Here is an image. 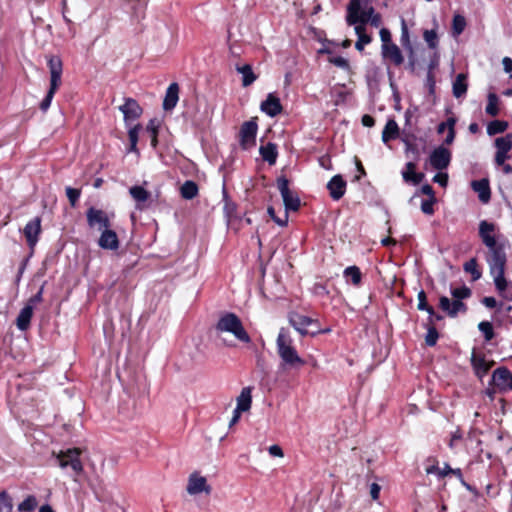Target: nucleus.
Here are the masks:
<instances>
[{"label":"nucleus","mask_w":512,"mask_h":512,"mask_svg":"<svg viewBox=\"0 0 512 512\" xmlns=\"http://www.w3.org/2000/svg\"><path fill=\"white\" fill-rule=\"evenodd\" d=\"M119 109L123 113L126 123L135 121L142 114V108L133 98H126L124 104Z\"/></svg>","instance_id":"15"},{"label":"nucleus","mask_w":512,"mask_h":512,"mask_svg":"<svg viewBox=\"0 0 512 512\" xmlns=\"http://www.w3.org/2000/svg\"><path fill=\"white\" fill-rule=\"evenodd\" d=\"M252 404V388L251 387H244L240 395L237 397V405L236 409L247 412L250 410Z\"/></svg>","instance_id":"27"},{"label":"nucleus","mask_w":512,"mask_h":512,"mask_svg":"<svg viewBox=\"0 0 512 512\" xmlns=\"http://www.w3.org/2000/svg\"><path fill=\"white\" fill-rule=\"evenodd\" d=\"M401 175L404 182L412 185L420 184L424 178L423 173L416 172V164L414 162L406 163L405 168L401 172Z\"/></svg>","instance_id":"22"},{"label":"nucleus","mask_w":512,"mask_h":512,"mask_svg":"<svg viewBox=\"0 0 512 512\" xmlns=\"http://www.w3.org/2000/svg\"><path fill=\"white\" fill-rule=\"evenodd\" d=\"M277 187L282 196L286 210L297 211L300 207V199L297 194L289 189V181L285 177L277 180Z\"/></svg>","instance_id":"6"},{"label":"nucleus","mask_w":512,"mask_h":512,"mask_svg":"<svg viewBox=\"0 0 512 512\" xmlns=\"http://www.w3.org/2000/svg\"><path fill=\"white\" fill-rule=\"evenodd\" d=\"M496 148L495 153H510L512 150V134H506L505 136L498 137L494 141Z\"/></svg>","instance_id":"32"},{"label":"nucleus","mask_w":512,"mask_h":512,"mask_svg":"<svg viewBox=\"0 0 512 512\" xmlns=\"http://www.w3.org/2000/svg\"><path fill=\"white\" fill-rule=\"evenodd\" d=\"M237 71L242 74V85L244 87L250 86L257 79V76L254 74L249 64L237 67Z\"/></svg>","instance_id":"34"},{"label":"nucleus","mask_w":512,"mask_h":512,"mask_svg":"<svg viewBox=\"0 0 512 512\" xmlns=\"http://www.w3.org/2000/svg\"><path fill=\"white\" fill-rule=\"evenodd\" d=\"M502 64L505 72L510 73L512 71V59L510 57H504Z\"/></svg>","instance_id":"64"},{"label":"nucleus","mask_w":512,"mask_h":512,"mask_svg":"<svg viewBox=\"0 0 512 512\" xmlns=\"http://www.w3.org/2000/svg\"><path fill=\"white\" fill-rule=\"evenodd\" d=\"M439 307L450 317H456L459 313L467 311V306L462 301H451L446 296L440 297Z\"/></svg>","instance_id":"16"},{"label":"nucleus","mask_w":512,"mask_h":512,"mask_svg":"<svg viewBox=\"0 0 512 512\" xmlns=\"http://www.w3.org/2000/svg\"><path fill=\"white\" fill-rule=\"evenodd\" d=\"M423 38L430 49H436L438 46V35L436 29L425 30Z\"/></svg>","instance_id":"43"},{"label":"nucleus","mask_w":512,"mask_h":512,"mask_svg":"<svg viewBox=\"0 0 512 512\" xmlns=\"http://www.w3.org/2000/svg\"><path fill=\"white\" fill-rule=\"evenodd\" d=\"M179 100V86L177 83H171L167 90L163 100V109L171 110L173 109Z\"/></svg>","instance_id":"23"},{"label":"nucleus","mask_w":512,"mask_h":512,"mask_svg":"<svg viewBox=\"0 0 512 512\" xmlns=\"http://www.w3.org/2000/svg\"><path fill=\"white\" fill-rule=\"evenodd\" d=\"M418 305L417 308L422 311H426L429 315L434 314V308L427 303V297L424 290L418 292Z\"/></svg>","instance_id":"44"},{"label":"nucleus","mask_w":512,"mask_h":512,"mask_svg":"<svg viewBox=\"0 0 512 512\" xmlns=\"http://www.w3.org/2000/svg\"><path fill=\"white\" fill-rule=\"evenodd\" d=\"M455 119L454 118H448V134L445 138V144L447 145H450L453 143L454 141V138H455V129H454V126H455Z\"/></svg>","instance_id":"52"},{"label":"nucleus","mask_w":512,"mask_h":512,"mask_svg":"<svg viewBox=\"0 0 512 512\" xmlns=\"http://www.w3.org/2000/svg\"><path fill=\"white\" fill-rule=\"evenodd\" d=\"M346 186L347 183L341 175L333 176L327 184L330 197L336 201L341 199L346 192Z\"/></svg>","instance_id":"18"},{"label":"nucleus","mask_w":512,"mask_h":512,"mask_svg":"<svg viewBox=\"0 0 512 512\" xmlns=\"http://www.w3.org/2000/svg\"><path fill=\"white\" fill-rule=\"evenodd\" d=\"M66 195H67V198L71 204L72 207H75L79 198H80V195H81V191L79 189H75V188H72V187H67L66 188Z\"/></svg>","instance_id":"50"},{"label":"nucleus","mask_w":512,"mask_h":512,"mask_svg":"<svg viewBox=\"0 0 512 512\" xmlns=\"http://www.w3.org/2000/svg\"><path fill=\"white\" fill-rule=\"evenodd\" d=\"M465 27H466L465 18L460 14L454 15L453 21H452L453 36H455V37L459 36L464 31Z\"/></svg>","instance_id":"39"},{"label":"nucleus","mask_w":512,"mask_h":512,"mask_svg":"<svg viewBox=\"0 0 512 512\" xmlns=\"http://www.w3.org/2000/svg\"><path fill=\"white\" fill-rule=\"evenodd\" d=\"M399 135V127L394 119H389L382 131V141L384 143L389 142L392 139L397 138Z\"/></svg>","instance_id":"31"},{"label":"nucleus","mask_w":512,"mask_h":512,"mask_svg":"<svg viewBox=\"0 0 512 512\" xmlns=\"http://www.w3.org/2000/svg\"><path fill=\"white\" fill-rule=\"evenodd\" d=\"M511 158L510 153H495L494 162L496 166L504 165Z\"/></svg>","instance_id":"55"},{"label":"nucleus","mask_w":512,"mask_h":512,"mask_svg":"<svg viewBox=\"0 0 512 512\" xmlns=\"http://www.w3.org/2000/svg\"><path fill=\"white\" fill-rule=\"evenodd\" d=\"M140 129V125H135L134 127L129 129L128 136L131 144H137Z\"/></svg>","instance_id":"54"},{"label":"nucleus","mask_w":512,"mask_h":512,"mask_svg":"<svg viewBox=\"0 0 512 512\" xmlns=\"http://www.w3.org/2000/svg\"><path fill=\"white\" fill-rule=\"evenodd\" d=\"M81 450L79 448H71L65 451H60L56 458L58 460V465L62 469L71 468L76 476L80 475L84 466L80 459Z\"/></svg>","instance_id":"5"},{"label":"nucleus","mask_w":512,"mask_h":512,"mask_svg":"<svg viewBox=\"0 0 512 512\" xmlns=\"http://www.w3.org/2000/svg\"><path fill=\"white\" fill-rule=\"evenodd\" d=\"M129 194L135 202L137 210H145L151 206L152 194L142 185H134L129 188Z\"/></svg>","instance_id":"10"},{"label":"nucleus","mask_w":512,"mask_h":512,"mask_svg":"<svg viewBox=\"0 0 512 512\" xmlns=\"http://www.w3.org/2000/svg\"><path fill=\"white\" fill-rule=\"evenodd\" d=\"M482 304L487 307V308H495L497 306V301L494 297H491V296H488V297H484L482 300H481Z\"/></svg>","instance_id":"61"},{"label":"nucleus","mask_w":512,"mask_h":512,"mask_svg":"<svg viewBox=\"0 0 512 512\" xmlns=\"http://www.w3.org/2000/svg\"><path fill=\"white\" fill-rule=\"evenodd\" d=\"M381 54L384 59L389 60L395 66H400L404 63V56L396 44L381 47Z\"/></svg>","instance_id":"21"},{"label":"nucleus","mask_w":512,"mask_h":512,"mask_svg":"<svg viewBox=\"0 0 512 512\" xmlns=\"http://www.w3.org/2000/svg\"><path fill=\"white\" fill-rule=\"evenodd\" d=\"M86 217L90 228L97 227L103 231L111 227L110 217L101 209L90 207L86 212Z\"/></svg>","instance_id":"9"},{"label":"nucleus","mask_w":512,"mask_h":512,"mask_svg":"<svg viewBox=\"0 0 512 512\" xmlns=\"http://www.w3.org/2000/svg\"><path fill=\"white\" fill-rule=\"evenodd\" d=\"M433 182L445 187L448 183V175L446 173H438L433 177Z\"/></svg>","instance_id":"56"},{"label":"nucleus","mask_w":512,"mask_h":512,"mask_svg":"<svg viewBox=\"0 0 512 512\" xmlns=\"http://www.w3.org/2000/svg\"><path fill=\"white\" fill-rule=\"evenodd\" d=\"M186 490L190 495H197L203 492L210 494L211 487L204 476H201L198 472H193L188 478Z\"/></svg>","instance_id":"11"},{"label":"nucleus","mask_w":512,"mask_h":512,"mask_svg":"<svg viewBox=\"0 0 512 512\" xmlns=\"http://www.w3.org/2000/svg\"><path fill=\"white\" fill-rule=\"evenodd\" d=\"M343 276L346 279L347 282H350L354 286H359L362 281V273L357 266H349L347 267L344 272Z\"/></svg>","instance_id":"33"},{"label":"nucleus","mask_w":512,"mask_h":512,"mask_svg":"<svg viewBox=\"0 0 512 512\" xmlns=\"http://www.w3.org/2000/svg\"><path fill=\"white\" fill-rule=\"evenodd\" d=\"M50 71V86L59 88L62 83L63 63L59 56L51 55L47 58Z\"/></svg>","instance_id":"12"},{"label":"nucleus","mask_w":512,"mask_h":512,"mask_svg":"<svg viewBox=\"0 0 512 512\" xmlns=\"http://www.w3.org/2000/svg\"><path fill=\"white\" fill-rule=\"evenodd\" d=\"M346 22L348 25H363L370 23L373 27H379L382 18L370 5L363 7L362 0H350L347 6Z\"/></svg>","instance_id":"2"},{"label":"nucleus","mask_w":512,"mask_h":512,"mask_svg":"<svg viewBox=\"0 0 512 512\" xmlns=\"http://www.w3.org/2000/svg\"><path fill=\"white\" fill-rule=\"evenodd\" d=\"M379 35L382 41V47L393 44L391 41V33L388 29L382 28L379 32Z\"/></svg>","instance_id":"53"},{"label":"nucleus","mask_w":512,"mask_h":512,"mask_svg":"<svg viewBox=\"0 0 512 512\" xmlns=\"http://www.w3.org/2000/svg\"><path fill=\"white\" fill-rule=\"evenodd\" d=\"M354 26H355V28H354L355 33L358 37V39L355 43V48L361 52L364 50L365 45H368L371 43L372 37L366 33L365 26L357 25V24Z\"/></svg>","instance_id":"28"},{"label":"nucleus","mask_w":512,"mask_h":512,"mask_svg":"<svg viewBox=\"0 0 512 512\" xmlns=\"http://www.w3.org/2000/svg\"><path fill=\"white\" fill-rule=\"evenodd\" d=\"M462 439V434L459 430H456L452 435L449 442V447L454 449L457 446L458 441Z\"/></svg>","instance_id":"60"},{"label":"nucleus","mask_w":512,"mask_h":512,"mask_svg":"<svg viewBox=\"0 0 512 512\" xmlns=\"http://www.w3.org/2000/svg\"><path fill=\"white\" fill-rule=\"evenodd\" d=\"M451 158V151L441 145L431 152L429 156V162L434 169L442 171L448 168L451 162Z\"/></svg>","instance_id":"8"},{"label":"nucleus","mask_w":512,"mask_h":512,"mask_svg":"<svg viewBox=\"0 0 512 512\" xmlns=\"http://www.w3.org/2000/svg\"><path fill=\"white\" fill-rule=\"evenodd\" d=\"M13 502L11 496L6 492H0V512H12Z\"/></svg>","instance_id":"42"},{"label":"nucleus","mask_w":512,"mask_h":512,"mask_svg":"<svg viewBox=\"0 0 512 512\" xmlns=\"http://www.w3.org/2000/svg\"><path fill=\"white\" fill-rule=\"evenodd\" d=\"M421 192L428 196V198H435V194H434V191H433V188L431 185L429 184H425L421 187Z\"/></svg>","instance_id":"63"},{"label":"nucleus","mask_w":512,"mask_h":512,"mask_svg":"<svg viewBox=\"0 0 512 512\" xmlns=\"http://www.w3.org/2000/svg\"><path fill=\"white\" fill-rule=\"evenodd\" d=\"M24 235L27 240V244L31 249H34L36 246L39 235L41 233V219L36 217L29 221L24 227Z\"/></svg>","instance_id":"14"},{"label":"nucleus","mask_w":512,"mask_h":512,"mask_svg":"<svg viewBox=\"0 0 512 512\" xmlns=\"http://www.w3.org/2000/svg\"><path fill=\"white\" fill-rule=\"evenodd\" d=\"M215 331L217 335L231 334L236 340L243 343L251 342V338L244 328L241 319L232 312H225L220 315L215 325Z\"/></svg>","instance_id":"3"},{"label":"nucleus","mask_w":512,"mask_h":512,"mask_svg":"<svg viewBox=\"0 0 512 512\" xmlns=\"http://www.w3.org/2000/svg\"><path fill=\"white\" fill-rule=\"evenodd\" d=\"M449 464L445 463L443 468H439L437 464H433L426 467L427 474H435L439 478H443L448 475Z\"/></svg>","instance_id":"46"},{"label":"nucleus","mask_w":512,"mask_h":512,"mask_svg":"<svg viewBox=\"0 0 512 512\" xmlns=\"http://www.w3.org/2000/svg\"><path fill=\"white\" fill-rule=\"evenodd\" d=\"M268 452L273 457H283L284 456L282 448L279 445H276V444L275 445H271L268 448Z\"/></svg>","instance_id":"59"},{"label":"nucleus","mask_w":512,"mask_h":512,"mask_svg":"<svg viewBox=\"0 0 512 512\" xmlns=\"http://www.w3.org/2000/svg\"><path fill=\"white\" fill-rule=\"evenodd\" d=\"M499 97L495 93H489L487 97V105L485 108V112L492 117H495L499 114Z\"/></svg>","instance_id":"35"},{"label":"nucleus","mask_w":512,"mask_h":512,"mask_svg":"<svg viewBox=\"0 0 512 512\" xmlns=\"http://www.w3.org/2000/svg\"><path fill=\"white\" fill-rule=\"evenodd\" d=\"M260 109L266 115L275 117L282 112L283 107L280 99L274 93H269L267 98L261 103Z\"/></svg>","instance_id":"17"},{"label":"nucleus","mask_w":512,"mask_h":512,"mask_svg":"<svg viewBox=\"0 0 512 512\" xmlns=\"http://www.w3.org/2000/svg\"><path fill=\"white\" fill-rule=\"evenodd\" d=\"M158 121L156 119H151L147 125V132L150 134L151 138V146L156 148L158 144Z\"/></svg>","instance_id":"40"},{"label":"nucleus","mask_w":512,"mask_h":512,"mask_svg":"<svg viewBox=\"0 0 512 512\" xmlns=\"http://www.w3.org/2000/svg\"><path fill=\"white\" fill-rule=\"evenodd\" d=\"M451 295L454 298L453 301H462L463 299L471 296V290L467 286L463 285L461 287L452 288Z\"/></svg>","instance_id":"41"},{"label":"nucleus","mask_w":512,"mask_h":512,"mask_svg":"<svg viewBox=\"0 0 512 512\" xmlns=\"http://www.w3.org/2000/svg\"><path fill=\"white\" fill-rule=\"evenodd\" d=\"M258 131V125L255 119L246 121L240 128V146L247 150L253 147L256 143V135Z\"/></svg>","instance_id":"7"},{"label":"nucleus","mask_w":512,"mask_h":512,"mask_svg":"<svg viewBox=\"0 0 512 512\" xmlns=\"http://www.w3.org/2000/svg\"><path fill=\"white\" fill-rule=\"evenodd\" d=\"M508 122L503 120H493L487 125V134L493 136L496 134L503 133L508 128Z\"/></svg>","instance_id":"36"},{"label":"nucleus","mask_w":512,"mask_h":512,"mask_svg":"<svg viewBox=\"0 0 512 512\" xmlns=\"http://www.w3.org/2000/svg\"><path fill=\"white\" fill-rule=\"evenodd\" d=\"M328 61L333 64L334 66L336 67H339L343 70H350V64H349V61L342 57V56H330L328 58Z\"/></svg>","instance_id":"48"},{"label":"nucleus","mask_w":512,"mask_h":512,"mask_svg":"<svg viewBox=\"0 0 512 512\" xmlns=\"http://www.w3.org/2000/svg\"><path fill=\"white\" fill-rule=\"evenodd\" d=\"M467 74H458L452 84V93L455 98H461L466 95L468 89Z\"/></svg>","instance_id":"25"},{"label":"nucleus","mask_w":512,"mask_h":512,"mask_svg":"<svg viewBox=\"0 0 512 512\" xmlns=\"http://www.w3.org/2000/svg\"><path fill=\"white\" fill-rule=\"evenodd\" d=\"M478 329L483 334L485 341H491L494 338L493 325L489 321H482L478 325Z\"/></svg>","instance_id":"45"},{"label":"nucleus","mask_w":512,"mask_h":512,"mask_svg":"<svg viewBox=\"0 0 512 512\" xmlns=\"http://www.w3.org/2000/svg\"><path fill=\"white\" fill-rule=\"evenodd\" d=\"M313 322L314 321L311 318L298 313H292L289 316V323L294 327L296 331H298L303 336L309 333L308 327Z\"/></svg>","instance_id":"20"},{"label":"nucleus","mask_w":512,"mask_h":512,"mask_svg":"<svg viewBox=\"0 0 512 512\" xmlns=\"http://www.w3.org/2000/svg\"><path fill=\"white\" fill-rule=\"evenodd\" d=\"M479 236L487 247L486 262L493 278L497 293L505 300L512 301V281L505 276L508 241L497 232L494 223L482 220L479 223Z\"/></svg>","instance_id":"1"},{"label":"nucleus","mask_w":512,"mask_h":512,"mask_svg":"<svg viewBox=\"0 0 512 512\" xmlns=\"http://www.w3.org/2000/svg\"><path fill=\"white\" fill-rule=\"evenodd\" d=\"M277 352L285 366L290 368L298 369L305 365L304 359H302L295 347L293 346L292 339L287 335L284 329H281L277 340Z\"/></svg>","instance_id":"4"},{"label":"nucleus","mask_w":512,"mask_h":512,"mask_svg":"<svg viewBox=\"0 0 512 512\" xmlns=\"http://www.w3.org/2000/svg\"><path fill=\"white\" fill-rule=\"evenodd\" d=\"M435 202H436V198H428V199L422 200L421 211L426 215H432L434 213Z\"/></svg>","instance_id":"51"},{"label":"nucleus","mask_w":512,"mask_h":512,"mask_svg":"<svg viewBox=\"0 0 512 512\" xmlns=\"http://www.w3.org/2000/svg\"><path fill=\"white\" fill-rule=\"evenodd\" d=\"M439 334L435 326L428 325L425 342L428 346H434L438 340Z\"/></svg>","instance_id":"49"},{"label":"nucleus","mask_w":512,"mask_h":512,"mask_svg":"<svg viewBox=\"0 0 512 512\" xmlns=\"http://www.w3.org/2000/svg\"><path fill=\"white\" fill-rule=\"evenodd\" d=\"M33 316V306L31 304H27L24 306L16 319V325L19 330L26 331L30 327V322Z\"/></svg>","instance_id":"24"},{"label":"nucleus","mask_w":512,"mask_h":512,"mask_svg":"<svg viewBox=\"0 0 512 512\" xmlns=\"http://www.w3.org/2000/svg\"><path fill=\"white\" fill-rule=\"evenodd\" d=\"M464 271L467 272V273H470L471 276H472V279L474 281L478 280L481 278L482 276V273L481 271L479 270L478 268V263H477V260L475 258H472L470 259L469 261H467L464 266Z\"/></svg>","instance_id":"37"},{"label":"nucleus","mask_w":512,"mask_h":512,"mask_svg":"<svg viewBox=\"0 0 512 512\" xmlns=\"http://www.w3.org/2000/svg\"><path fill=\"white\" fill-rule=\"evenodd\" d=\"M473 190L478 193L481 202L487 203L490 200V186L486 179L476 180L472 182Z\"/></svg>","instance_id":"26"},{"label":"nucleus","mask_w":512,"mask_h":512,"mask_svg":"<svg viewBox=\"0 0 512 512\" xmlns=\"http://www.w3.org/2000/svg\"><path fill=\"white\" fill-rule=\"evenodd\" d=\"M492 381L500 391L512 390V373L506 367L494 370Z\"/></svg>","instance_id":"13"},{"label":"nucleus","mask_w":512,"mask_h":512,"mask_svg":"<svg viewBox=\"0 0 512 512\" xmlns=\"http://www.w3.org/2000/svg\"><path fill=\"white\" fill-rule=\"evenodd\" d=\"M57 90H58V88H56V87H52V86L49 87V90H48L45 98L40 103V109L43 112H46L49 109L52 99Z\"/></svg>","instance_id":"47"},{"label":"nucleus","mask_w":512,"mask_h":512,"mask_svg":"<svg viewBox=\"0 0 512 512\" xmlns=\"http://www.w3.org/2000/svg\"><path fill=\"white\" fill-rule=\"evenodd\" d=\"M259 152L263 160L268 162L270 165L276 163L278 152L275 144L267 143L260 147Z\"/></svg>","instance_id":"30"},{"label":"nucleus","mask_w":512,"mask_h":512,"mask_svg":"<svg viewBox=\"0 0 512 512\" xmlns=\"http://www.w3.org/2000/svg\"><path fill=\"white\" fill-rule=\"evenodd\" d=\"M401 42H402V44H407V45H409V43H410L408 28H407V25H406V22L404 19H402Z\"/></svg>","instance_id":"57"},{"label":"nucleus","mask_w":512,"mask_h":512,"mask_svg":"<svg viewBox=\"0 0 512 512\" xmlns=\"http://www.w3.org/2000/svg\"><path fill=\"white\" fill-rule=\"evenodd\" d=\"M381 487L377 483H372L370 486V495L373 500H377L380 495Z\"/></svg>","instance_id":"62"},{"label":"nucleus","mask_w":512,"mask_h":512,"mask_svg":"<svg viewBox=\"0 0 512 512\" xmlns=\"http://www.w3.org/2000/svg\"><path fill=\"white\" fill-rule=\"evenodd\" d=\"M38 502L35 496L29 495L27 496L19 505V512H32L37 507Z\"/></svg>","instance_id":"38"},{"label":"nucleus","mask_w":512,"mask_h":512,"mask_svg":"<svg viewBox=\"0 0 512 512\" xmlns=\"http://www.w3.org/2000/svg\"><path fill=\"white\" fill-rule=\"evenodd\" d=\"M98 245L105 250H117L120 245L117 233L111 228L103 230L98 239Z\"/></svg>","instance_id":"19"},{"label":"nucleus","mask_w":512,"mask_h":512,"mask_svg":"<svg viewBox=\"0 0 512 512\" xmlns=\"http://www.w3.org/2000/svg\"><path fill=\"white\" fill-rule=\"evenodd\" d=\"M199 194L198 185L192 181H185L180 187V195L185 200H192Z\"/></svg>","instance_id":"29"},{"label":"nucleus","mask_w":512,"mask_h":512,"mask_svg":"<svg viewBox=\"0 0 512 512\" xmlns=\"http://www.w3.org/2000/svg\"><path fill=\"white\" fill-rule=\"evenodd\" d=\"M43 290H44V287L42 286L39 291L34 295L32 296L29 301H28V304H31L33 307L34 305L42 302V296H43Z\"/></svg>","instance_id":"58"}]
</instances>
